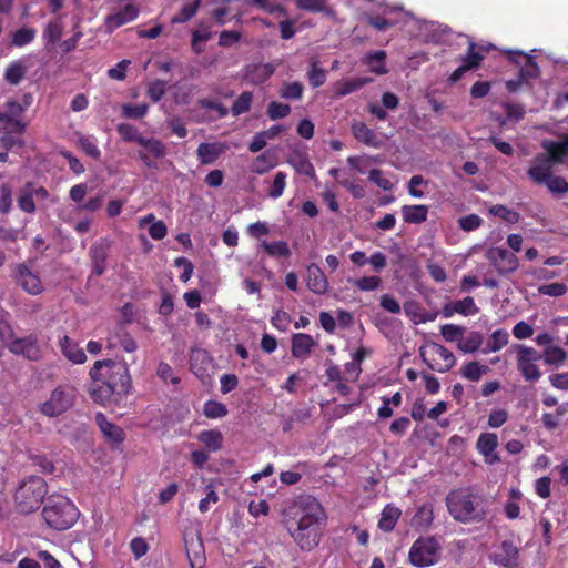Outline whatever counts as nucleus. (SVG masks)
<instances>
[{
    "label": "nucleus",
    "mask_w": 568,
    "mask_h": 568,
    "mask_svg": "<svg viewBox=\"0 0 568 568\" xmlns=\"http://www.w3.org/2000/svg\"><path fill=\"white\" fill-rule=\"evenodd\" d=\"M326 519L322 505L312 496L304 495L285 511V526L304 551H310L320 544L322 536L321 524Z\"/></svg>",
    "instance_id": "f257e3e1"
},
{
    "label": "nucleus",
    "mask_w": 568,
    "mask_h": 568,
    "mask_svg": "<svg viewBox=\"0 0 568 568\" xmlns=\"http://www.w3.org/2000/svg\"><path fill=\"white\" fill-rule=\"evenodd\" d=\"M93 381L105 379L102 385L91 390L95 402L105 404L112 395L123 396L131 389V376L128 365L112 359L97 361L90 369Z\"/></svg>",
    "instance_id": "f03ea898"
},
{
    "label": "nucleus",
    "mask_w": 568,
    "mask_h": 568,
    "mask_svg": "<svg viewBox=\"0 0 568 568\" xmlns=\"http://www.w3.org/2000/svg\"><path fill=\"white\" fill-rule=\"evenodd\" d=\"M446 507L449 515L462 524L481 523L488 514L485 498L465 488L448 493Z\"/></svg>",
    "instance_id": "7ed1b4c3"
},
{
    "label": "nucleus",
    "mask_w": 568,
    "mask_h": 568,
    "mask_svg": "<svg viewBox=\"0 0 568 568\" xmlns=\"http://www.w3.org/2000/svg\"><path fill=\"white\" fill-rule=\"evenodd\" d=\"M48 494L47 481L39 476H29L22 480L13 494L14 508L19 514L37 511Z\"/></svg>",
    "instance_id": "20e7f679"
},
{
    "label": "nucleus",
    "mask_w": 568,
    "mask_h": 568,
    "mask_svg": "<svg viewBox=\"0 0 568 568\" xmlns=\"http://www.w3.org/2000/svg\"><path fill=\"white\" fill-rule=\"evenodd\" d=\"M47 525L57 530L71 528L79 518L77 507L63 496H50L42 510Z\"/></svg>",
    "instance_id": "39448f33"
},
{
    "label": "nucleus",
    "mask_w": 568,
    "mask_h": 568,
    "mask_svg": "<svg viewBox=\"0 0 568 568\" xmlns=\"http://www.w3.org/2000/svg\"><path fill=\"white\" fill-rule=\"evenodd\" d=\"M75 399V388L69 385L58 386L48 400L41 404L40 412L48 417H57L70 409Z\"/></svg>",
    "instance_id": "423d86ee"
},
{
    "label": "nucleus",
    "mask_w": 568,
    "mask_h": 568,
    "mask_svg": "<svg viewBox=\"0 0 568 568\" xmlns=\"http://www.w3.org/2000/svg\"><path fill=\"white\" fill-rule=\"evenodd\" d=\"M440 547L434 537H419L409 549L408 558L415 567H428L437 562Z\"/></svg>",
    "instance_id": "0eeeda50"
},
{
    "label": "nucleus",
    "mask_w": 568,
    "mask_h": 568,
    "mask_svg": "<svg viewBox=\"0 0 568 568\" xmlns=\"http://www.w3.org/2000/svg\"><path fill=\"white\" fill-rule=\"evenodd\" d=\"M8 348L12 354L22 356L28 361L37 362L42 357V348L38 336L34 334L24 337L11 336Z\"/></svg>",
    "instance_id": "6e6552de"
},
{
    "label": "nucleus",
    "mask_w": 568,
    "mask_h": 568,
    "mask_svg": "<svg viewBox=\"0 0 568 568\" xmlns=\"http://www.w3.org/2000/svg\"><path fill=\"white\" fill-rule=\"evenodd\" d=\"M561 162L555 160V153L552 152L538 153L532 159L527 174L536 184H544L552 175L554 164Z\"/></svg>",
    "instance_id": "1a4fd4ad"
},
{
    "label": "nucleus",
    "mask_w": 568,
    "mask_h": 568,
    "mask_svg": "<svg viewBox=\"0 0 568 568\" xmlns=\"http://www.w3.org/2000/svg\"><path fill=\"white\" fill-rule=\"evenodd\" d=\"M486 257L500 275L513 273L519 266L516 255L504 247H490Z\"/></svg>",
    "instance_id": "9d476101"
},
{
    "label": "nucleus",
    "mask_w": 568,
    "mask_h": 568,
    "mask_svg": "<svg viewBox=\"0 0 568 568\" xmlns=\"http://www.w3.org/2000/svg\"><path fill=\"white\" fill-rule=\"evenodd\" d=\"M111 250V241L102 237L94 242L89 250V256L92 265V274L101 276L105 272V262Z\"/></svg>",
    "instance_id": "9b49d317"
},
{
    "label": "nucleus",
    "mask_w": 568,
    "mask_h": 568,
    "mask_svg": "<svg viewBox=\"0 0 568 568\" xmlns=\"http://www.w3.org/2000/svg\"><path fill=\"white\" fill-rule=\"evenodd\" d=\"M13 278L27 293L31 295L40 294L43 290L39 276L23 263L14 266Z\"/></svg>",
    "instance_id": "f8f14e48"
},
{
    "label": "nucleus",
    "mask_w": 568,
    "mask_h": 568,
    "mask_svg": "<svg viewBox=\"0 0 568 568\" xmlns=\"http://www.w3.org/2000/svg\"><path fill=\"white\" fill-rule=\"evenodd\" d=\"M490 557L494 562L507 568H513L518 565L519 550L513 541L504 540Z\"/></svg>",
    "instance_id": "ddd939ff"
},
{
    "label": "nucleus",
    "mask_w": 568,
    "mask_h": 568,
    "mask_svg": "<svg viewBox=\"0 0 568 568\" xmlns=\"http://www.w3.org/2000/svg\"><path fill=\"white\" fill-rule=\"evenodd\" d=\"M429 349L433 355L439 356L445 362V365L443 367H437L433 365L426 357L425 347H420L419 355L430 369H435L439 373H446L455 365L456 358L454 354L445 346L439 345L437 343H432L429 345Z\"/></svg>",
    "instance_id": "4468645a"
},
{
    "label": "nucleus",
    "mask_w": 568,
    "mask_h": 568,
    "mask_svg": "<svg viewBox=\"0 0 568 568\" xmlns=\"http://www.w3.org/2000/svg\"><path fill=\"white\" fill-rule=\"evenodd\" d=\"M273 63L250 64L244 70V80L251 84L258 85L267 81L275 72Z\"/></svg>",
    "instance_id": "2eb2a0df"
},
{
    "label": "nucleus",
    "mask_w": 568,
    "mask_h": 568,
    "mask_svg": "<svg viewBox=\"0 0 568 568\" xmlns=\"http://www.w3.org/2000/svg\"><path fill=\"white\" fill-rule=\"evenodd\" d=\"M306 285L314 294L322 295L328 291V281L321 267L312 263L306 268Z\"/></svg>",
    "instance_id": "dca6fc26"
},
{
    "label": "nucleus",
    "mask_w": 568,
    "mask_h": 568,
    "mask_svg": "<svg viewBox=\"0 0 568 568\" xmlns=\"http://www.w3.org/2000/svg\"><path fill=\"white\" fill-rule=\"evenodd\" d=\"M139 16V8L132 3L126 4L122 10L109 14L105 18V27L109 32H112L114 29L133 21Z\"/></svg>",
    "instance_id": "f3484780"
},
{
    "label": "nucleus",
    "mask_w": 568,
    "mask_h": 568,
    "mask_svg": "<svg viewBox=\"0 0 568 568\" xmlns=\"http://www.w3.org/2000/svg\"><path fill=\"white\" fill-rule=\"evenodd\" d=\"M314 346L315 342L308 334L297 333L292 337V355L295 358H307Z\"/></svg>",
    "instance_id": "a211bd4d"
},
{
    "label": "nucleus",
    "mask_w": 568,
    "mask_h": 568,
    "mask_svg": "<svg viewBox=\"0 0 568 568\" xmlns=\"http://www.w3.org/2000/svg\"><path fill=\"white\" fill-rule=\"evenodd\" d=\"M95 420H97V424L99 425L101 432L103 433V435L110 442L119 444L124 440L123 429L120 426L109 422L103 414H101V413L97 414Z\"/></svg>",
    "instance_id": "6ab92c4d"
},
{
    "label": "nucleus",
    "mask_w": 568,
    "mask_h": 568,
    "mask_svg": "<svg viewBox=\"0 0 568 568\" xmlns=\"http://www.w3.org/2000/svg\"><path fill=\"white\" fill-rule=\"evenodd\" d=\"M509 58L511 61L519 63L517 58H523L525 60L524 65L519 69V75L527 82L529 79H535L539 75V68L535 60L531 57L524 54L523 52H509Z\"/></svg>",
    "instance_id": "aec40b11"
},
{
    "label": "nucleus",
    "mask_w": 568,
    "mask_h": 568,
    "mask_svg": "<svg viewBox=\"0 0 568 568\" xmlns=\"http://www.w3.org/2000/svg\"><path fill=\"white\" fill-rule=\"evenodd\" d=\"M221 143H201L197 146L196 155L202 164H212L224 152Z\"/></svg>",
    "instance_id": "412c9836"
},
{
    "label": "nucleus",
    "mask_w": 568,
    "mask_h": 568,
    "mask_svg": "<svg viewBox=\"0 0 568 568\" xmlns=\"http://www.w3.org/2000/svg\"><path fill=\"white\" fill-rule=\"evenodd\" d=\"M354 138L368 146L378 148L381 142L376 134L364 122H354L351 126Z\"/></svg>",
    "instance_id": "4be33fe9"
},
{
    "label": "nucleus",
    "mask_w": 568,
    "mask_h": 568,
    "mask_svg": "<svg viewBox=\"0 0 568 568\" xmlns=\"http://www.w3.org/2000/svg\"><path fill=\"white\" fill-rule=\"evenodd\" d=\"M287 162L301 174L307 176H314L315 170L313 164L310 162L307 155L301 151H293L288 158Z\"/></svg>",
    "instance_id": "5701e85b"
},
{
    "label": "nucleus",
    "mask_w": 568,
    "mask_h": 568,
    "mask_svg": "<svg viewBox=\"0 0 568 568\" xmlns=\"http://www.w3.org/2000/svg\"><path fill=\"white\" fill-rule=\"evenodd\" d=\"M400 509L392 504H388L384 507L381 519L378 521V527L383 531L389 532L394 529L398 518L400 517Z\"/></svg>",
    "instance_id": "b1692460"
},
{
    "label": "nucleus",
    "mask_w": 568,
    "mask_h": 568,
    "mask_svg": "<svg viewBox=\"0 0 568 568\" xmlns=\"http://www.w3.org/2000/svg\"><path fill=\"white\" fill-rule=\"evenodd\" d=\"M63 355L75 364H82L87 359V355L82 348L74 344L68 336L60 341Z\"/></svg>",
    "instance_id": "393cba45"
},
{
    "label": "nucleus",
    "mask_w": 568,
    "mask_h": 568,
    "mask_svg": "<svg viewBox=\"0 0 568 568\" xmlns=\"http://www.w3.org/2000/svg\"><path fill=\"white\" fill-rule=\"evenodd\" d=\"M434 520L433 506L425 504L418 507L417 511L412 518V526L419 530L429 528Z\"/></svg>",
    "instance_id": "a878e982"
},
{
    "label": "nucleus",
    "mask_w": 568,
    "mask_h": 568,
    "mask_svg": "<svg viewBox=\"0 0 568 568\" xmlns=\"http://www.w3.org/2000/svg\"><path fill=\"white\" fill-rule=\"evenodd\" d=\"M402 213L406 223L419 224L427 220L428 207L426 205H404Z\"/></svg>",
    "instance_id": "bb28decb"
},
{
    "label": "nucleus",
    "mask_w": 568,
    "mask_h": 568,
    "mask_svg": "<svg viewBox=\"0 0 568 568\" xmlns=\"http://www.w3.org/2000/svg\"><path fill=\"white\" fill-rule=\"evenodd\" d=\"M404 311L405 314L410 317L415 323H426L434 321L436 317V314H430L424 308L420 307V305L417 302H406L404 304Z\"/></svg>",
    "instance_id": "cd10ccee"
},
{
    "label": "nucleus",
    "mask_w": 568,
    "mask_h": 568,
    "mask_svg": "<svg viewBox=\"0 0 568 568\" xmlns=\"http://www.w3.org/2000/svg\"><path fill=\"white\" fill-rule=\"evenodd\" d=\"M371 82L369 78H354L341 81L336 84V95L344 97L353 93Z\"/></svg>",
    "instance_id": "c85d7f7f"
},
{
    "label": "nucleus",
    "mask_w": 568,
    "mask_h": 568,
    "mask_svg": "<svg viewBox=\"0 0 568 568\" xmlns=\"http://www.w3.org/2000/svg\"><path fill=\"white\" fill-rule=\"evenodd\" d=\"M541 145L547 152L555 153L556 161H564L568 156V133L561 141L544 140Z\"/></svg>",
    "instance_id": "c756f323"
},
{
    "label": "nucleus",
    "mask_w": 568,
    "mask_h": 568,
    "mask_svg": "<svg viewBox=\"0 0 568 568\" xmlns=\"http://www.w3.org/2000/svg\"><path fill=\"white\" fill-rule=\"evenodd\" d=\"M18 206L26 213H34L36 204L33 201V183L28 182L20 190L18 197Z\"/></svg>",
    "instance_id": "7c9ffc66"
},
{
    "label": "nucleus",
    "mask_w": 568,
    "mask_h": 568,
    "mask_svg": "<svg viewBox=\"0 0 568 568\" xmlns=\"http://www.w3.org/2000/svg\"><path fill=\"white\" fill-rule=\"evenodd\" d=\"M478 49L485 50L484 47H478ZM483 60L484 55L477 51V44L469 39L467 53L460 58V61L471 70L477 68Z\"/></svg>",
    "instance_id": "2f4dec72"
},
{
    "label": "nucleus",
    "mask_w": 568,
    "mask_h": 568,
    "mask_svg": "<svg viewBox=\"0 0 568 568\" xmlns=\"http://www.w3.org/2000/svg\"><path fill=\"white\" fill-rule=\"evenodd\" d=\"M304 92V85L298 82H283L280 89V97L285 100L298 101L302 99Z\"/></svg>",
    "instance_id": "473e14b6"
},
{
    "label": "nucleus",
    "mask_w": 568,
    "mask_h": 568,
    "mask_svg": "<svg viewBox=\"0 0 568 568\" xmlns=\"http://www.w3.org/2000/svg\"><path fill=\"white\" fill-rule=\"evenodd\" d=\"M498 445V438L496 434L493 433H485L481 434L476 443L477 449L483 454L485 457H488L491 455V453L496 449Z\"/></svg>",
    "instance_id": "72a5a7b5"
},
{
    "label": "nucleus",
    "mask_w": 568,
    "mask_h": 568,
    "mask_svg": "<svg viewBox=\"0 0 568 568\" xmlns=\"http://www.w3.org/2000/svg\"><path fill=\"white\" fill-rule=\"evenodd\" d=\"M386 59V52L383 50L374 51L367 54L366 63L369 70L376 74L387 73L384 61Z\"/></svg>",
    "instance_id": "f704fd0d"
},
{
    "label": "nucleus",
    "mask_w": 568,
    "mask_h": 568,
    "mask_svg": "<svg viewBox=\"0 0 568 568\" xmlns=\"http://www.w3.org/2000/svg\"><path fill=\"white\" fill-rule=\"evenodd\" d=\"M27 73V68L20 61L12 62L4 72V79L8 83L17 85L21 82Z\"/></svg>",
    "instance_id": "c9c22d12"
},
{
    "label": "nucleus",
    "mask_w": 568,
    "mask_h": 568,
    "mask_svg": "<svg viewBox=\"0 0 568 568\" xmlns=\"http://www.w3.org/2000/svg\"><path fill=\"white\" fill-rule=\"evenodd\" d=\"M483 344V335L478 332H471L468 337H462L457 347L463 353H475Z\"/></svg>",
    "instance_id": "e433bc0d"
},
{
    "label": "nucleus",
    "mask_w": 568,
    "mask_h": 568,
    "mask_svg": "<svg viewBox=\"0 0 568 568\" xmlns=\"http://www.w3.org/2000/svg\"><path fill=\"white\" fill-rule=\"evenodd\" d=\"M199 439L212 452L222 447V434L217 430H204L199 435Z\"/></svg>",
    "instance_id": "4c0bfd02"
},
{
    "label": "nucleus",
    "mask_w": 568,
    "mask_h": 568,
    "mask_svg": "<svg viewBox=\"0 0 568 568\" xmlns=\"http://www.w3.org/2000/svg\"><path fill=\"white\" fill-rule=\"evenodd\" d=\"M488 366L480 365L478 362H469L462 369V375L473 382H477L488 372Z\"/></svg>",
    "instance_id": "58836bf2"
},
{
    "label": "nucleus",
    "mask_w": 568,
    "mask_h": 568,
    "mask_svg": "<svg viewBox=\"0 0 568 568\" xmlns=\"http://www.w3.org/2000/svg\"><path fill=\"white\" fill-rule=\"evenodd\" d=\"M253 101V94L250 91L242 92L237 99L233 102L231 111L233 115L243 114L251 109V104Z\"/></svg>",
    "instance_id": "ea45409f"
},
{
    "label": "nucleus",
    "mask_w": 568,
    "mask_h": 568,
    "mask_svg": "<svg viewBox=\"0 0 568 568\" xmlns=\"http://www.w3.org/2000/svg\"><path fill=\"white\" fill-rule=\"evenodd\" d=\"M262 246L272 257H287L291 254L290 247L284 241H276L272 243L263 242Z\"/></svg>",
    "instance_id": "a19ab883"
},
{
    "label": "nucleus",
    "mask_w": 568,
    "mask_h": 568,
    "mask_svg": "<svg viewBox=\"0 0 568 568\" xmlns=\"http://www.w3.org/2000/svg\"><path fill=\"white\" fill-rule=\"evenodd\" d=\"M453 311H456V313H458V314L468 316V315L477 314L479 310L476 306L474 298L470 296H467L463 300L454 302Z\"/></svg>",
    "instance_id": "79ce46f5"
},
{
    "label": "nucleus",
    "mask_w": 568,
    "mask_h": 568,
    "mask_svg": "<svg viewBox=\"0 0 568 568\" xmlns=\"http://www.w3.org/2000/svg\"><path fill=\"white\" fill-rule=\"evenodd\" d=\"M567 358V353L558 346H550L545 349L544 361L548 365L562 364Z\"/></svg>",
    "instance_id": "37998d69"
},
{
    "label": "nucleus",
    "mask_w": 568,
    "mask_h": 568,
    "mask_svg": "<svg viewBox=\"0 0 568 568\" xmlns=\"http://www.w3.org/2000/svg\"><path fill=\"white\" fill-rule=\"evenodd\" d=\"M201 0H194L192 3L185 4L181 11L172 18L173 23H184L194 17L200 8Z\"/></svg>",
    "instance_id": "c03bdc74"
},
{
    "label": "nucleus",
    "mask_w": 568,
    "mask_h": 568,
    "mask_svg": "<svg viewBox=\"0 0 568 568\" xmlns=\"http://www.w3.org/2000/svg\"><path fill=\"white\" fill-rule=\"evenodd\" d=\"M291 113V106L286 103L272 101L267 105L266 114L271 120L286 118Z\"/></svg>",
    "instance_id": "a18cd8bd"
},
{
    "label": "nucleus",
    "mask_w": 568,
    "mask_h": 568,
    "mask_svg": "<svg viewBox=\"0 0 568 568\" xmlns=\"http://www.w3.org/2000/svg\"><path fill=\"white\" fill-rule=\"evenodd\" d=\"M518 364H530L541 358V355L532 347L518 345L517 347Z\"/></svg>",
    "instance_id": "49530a36"
},
{
    "label": "nucleus",
    "mask_w": 568,
    "mask_h": 568,
    "mask_svg": "<svg viewBox=\"0 0 568 568\" xmlns=\"http://www.w3.org/2000/svg\"><path fill=\"white\" fill-rule=\"evenodd\" d=\"M466 328L455 324H445L440 327V333L447 342H458L464 336Z\"/></svg>",
    "instance_id": "de8ad7c7"
},
{
    "label": "nucleus",
    "mask_w": 568,
    "mask_h": 568,
    "mask_svg": "<svg viewBox=\"0 0 568 568\" xmlns=\"http://www.w3.org/2000/svg\"><path fill=\"white\" fill-rule=\"evenodd\" d=\"M544 184L555 195L561 196L568 193V183L561 176L551 175Z\"/></svg>",
    "instance_id": "09e8293b"
},
{
    "label": "nucleus",
    "mask_w": 568,
    "mask_h": 568,
    "mask_svg": "<svg viewBox=\"0 0 568 568\" xmlns=\"http://www.w3.org/2000/svg\"><path fill=\"white\" fill-rule=\"evenodd\" d=\"M203 413L209 418H221L227 415V408L220 402L207 400L204 404Z\"/></svg>",
    "instance_id": "8fccbe9b"
},
{
    "label": "nucleus",
    "mask_w": 568,
    "mask_h": 568,
    "mask_svg": "<svg viewBox=\"0 0 568 568\" xmlns=\"http://www.w3.org/2000/svg\"><path fill=\"white\" fill-rule=\"evenodd\" d=\"M275 165L274 159L268 152L260 154L253 163V172L263 174Z\"/></svg>",
    "instance_id": "3c124183"
},
{
    "label": "nucleus",
    "mask_w": 568,
    "mask_h": 568,
    "mask_svg": "<svg viewBox=\"0 0 568 568\" xmlns=\"http://www.w3.org/2000/svg\"><path fill=\"white\" fill-rule=\"evenodd\" d=\"M310 84L313 88H318L324 84L326 80V71L322 68L317 67V62L315 60L311 63V69L307 73Z\"/></svg>",
    "instance_id": "603ef678"
},
{
    "label": "nucleus",
    "mask_w": 568,
    "mask_h": 568,
    "mask_svg": "<svg viewBox=\"0 0 568 568\" xmlns=\"http://www.w3.org/2000/svg\"><path fill=\"white\" fill-rule=\"evenodd\" d=\"M36 37V30L32 28H21L12 36V44L16 47H23L30 43Z\"/></svg>",
    "instance_id": "864d4df0"
},
{
    "label": "nucleus",
    "mask_w": 568,
    "mask_h": 568,
    "mask_svg": "<svg viewBox=\"0 0 568 568\" xmlns=\"http://www.w3.org/2000/svg\"><path fill=\"white\" fill-rule=\"evenodd\" d=\"M508 333L504 329H497L491 334V338L487 344L489 352H498L508 343Z\"/></svg>",
    "instance_id": "5fc2aeb1"
},
{
    "label": "nucleus",
    "mask_w": 568,
    "mask_h": 568,
    "mask_svg": "<svg viewBox=\"0 0 568 568\" xmlns=\"http://www.w3.org/2000/svg\"><path fill=\"white\" fill-rule=\"evenodd\" d=\"M12 207V187L8 183L0 185V212L7 214Z\"/></svg>",
    "instance_id": "6e6d98bb"
},
{
    "label": "nucleus",
    "mask_w": 568,
    "mask_h": 568,
    "mask_svg": "<svg viewBox=\"0 0 568 568\" xmlns=\"http://www.w3.org/2000/svg\"><path fill=\"white\" fill-rule=\"evenodd\" d=\"M63 27L58 22H49L43 31L47 44L57 42L62 36Z\"/></svg>",
    "instance_id": "4d7b16f0"
},
{
    "label": "nucleus",
    "mask_w": 568,
    "mask_h": 568,
    "mask_svg": "<svg viewBox=\"0 0 568 568\" xmlns=\"http://www.w3.org/2000/svg\"><path fill=\"white\" fill-rule=\"evenodd\" d=\"M286 185V174L284 172H277L274 176L272 186L268 191V195L272 199H278L285 189Z\"/></svg>",
    "instance_id": "13d9d810"
},
{
    "label": "nucleus",
    "mask_w": 568,
    "mask_h": 568,
    "mask_svg": "<svg viewBox=\"0 0 568 568\" xmlns=\"http://www.w3.org/2000/svg\"><path fill=\"white\" fill-rule=\"evenodd\" d=\"M489 212L495 216H500L507 222L516 223L519 220V214L513 210L507 209L504 205H493Z\"/></svg>",
    "instance_id": "bf43d9fd"
},
{
    "label": "nucleus",
    "mask_w": 568,
    "mask_h": 568,
    "mask_svg": "<svg viewBox=\"0 0 568 568\" xmlns=\"http://www.w3.org/2000/svg\"><path fill=\"white\" fill-rule=\"evenodd\" d=\"M166 92V82L162 80H155L149 84L148 97L153 101H160Z\"/></svg>",
    "instance_id": "052dcab7"
},
{
    "label": "nucleus",
    "mask_w": 568,
    "mask_h": 568,
    "mask_svg": "<svg viewBox=\"0 0 568 568\" xmlns=\"http://www.w3.org/2000/svg\"><path fill=\"white\" fill-rule=\"evenodd\" d=\"M122 112L128 119H141L146 114L148 105L145 103L136 105L125 104L122 106Z\"/></svg>",
    "instance_id": "680f3d73"
},
{
    "label": "nucleus",
    "mask_w": 568,
    "mask_h": 568,
    "mask_svg": "<svg viewBox=\"0 0 568 568\" xmlns=\"http://www.w3.org/2000/svg\"><path fill=\"white\" fill-rule=\"evenodd\" d=\"M568 287L564 283H550L539 286L538 291L540 294L548 296H561L567 292Z\"/></svg>",
    "instance_id": "e2e57ef3"
},
{
    "label": "nucleus",
    "mask_w": 568,
    "mask_h": 568,
    "mask_svg": "<svg viewBox=\"0 0 568 568\" xmlns=\"http://www.w3.org/2000/svg\"><path fill=\"white\" fill-rule=\"evenodd\" d=\"M382 283L381 277L378 276H364L354 282V285L359 291H374L379 287Z\"/></svg>",
    "instance_id": "0e129e2a"
},
{
    "label": "nucleus",
    "mask_w": 568,
    "mask_h": 568,
    "mask_svg": "<svg viewBox=\"0 0 568 568\" xmlns=\"http://www.w3.org/2000/svg\"><path fill=\"white\" fill-rule=\"evenodd\" d=\"M481 217L477 214H469L458 220V225L463 231L470 232L481 225Z\"/></svg>",
    "instance_id": "69168bd1"
},
{
    "label": "nucleus",
    "mask_w": 568,
    "mask_h": 568,
    "mask_svg": "<svg viewBox=\"0 0 568 568\" xmlns=\"http://www.w3.org/2000/svg\"><path fill=\"white\" fill-rule=\"evenodd\" d=\"M503 108L506 112L507 119L510 121H519L525 115V108L521 104L505 102L503 103Z\"/></svg>",
    "instance_id": "338daca9"
},
{
    "label": "nucleus",
    "mask_w": 568,
    "mask_h": 568,
    "mask_svg": "<svg viewBox=\"0 0 568 568\" xmlns=\"http://www.w3.org/2000/svg\"><path fill=\"white\" fill-rule=\"evenodd\" d=\"M368 180L375 183L384 191H390L393 189V183L390 182V180L384 178L382 175V171L378 169H373L369 171Z\"/></svg>",
    "instance_id": "774afa93"
}]
</instances>
